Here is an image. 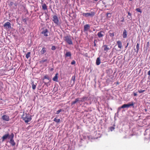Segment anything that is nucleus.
<instances>
[{
	"mask_svg": "<svg viewBox=\"0 0 150 150\" xmlns=\"http://www.w3.org/2000/svg\"><path fill=\"white\" fill-rule=\"evenodd\" d=\"M31 117V116L29 114H27L26 113L25 115L23 114L22 115V118L26 123H28L31 120L32 118Z\"/></svg>",
	"mask_w": 150,
	"mask_h": 150,
	"instance_id": "obj_1",
	"label": "nucleus"
},
{
	"mask_svg": "<svg viewBox=\"0 0 150 150\" xmlns=\"http://www.w3.org/2000/svg\"><path fill=\"white\" fill-rule=\"evenodd\" d=\"M71 38L70 35H67L64 37V40L69 45H72L73 42Z\"/></svg>",
	"mask_w": 150,
	"mask_h": 150,
	"instance_id": "obj_2",
	"label": "nucleus"
},
{
	"mask_svg": "<svg viewBox=\"0 0 150 150\" xmlns=\"http://www.w3.org/2000/svg\"><path fill=\"white\" fill-rule=\"evenodd\" d=\"M134 104L135 103H134L132 101L131 102L128 103L127 104H123L121 106V108H128L130 106H132L133 107H134Z\"/></svg>",
	"mask_w": 150,
	"mask_h": 150,
	"instance_id": "obj_3",
	"label": "nucleus"
},
{
	"mask_svg": "<svg viewBox=\"0 0 150 150\" xmlns=\"http://www.w3.org/2000/svg\"><path fill=\"white\" fill-rule=\"evenodd\" d=\"M13 137H14V134L13 133H11V134H10V143L13 146H14L16 144L14 142V141L13 140Z\"/></svg>",
	"mask_w": 150,
	"mask_h": 150,
	"instance_id": "obj_4",
	"label": "nucleus"
},
{
	"mask_svg": "<svg viewBox=\"0 0 150 150\" xmlns=\"http://www.w3.org/2000/svg\"><path fill=\"white\" fill-rule=\"evenodd\" d=\"M95 15V13L94 11H92L91 12L87 13H83L82 15L83 16L88 17L90 16L91 17L94 16Z\"/></svg>",
	"mask_w": 150,
	"mask_h": 150,
	"instance_id": "obj_5",
	"label": "nucleus"
},
{
	"mask_svg": "<svg viewBox=\"0 0 150 150\" xmlns=\"http://www.w3.org/2000/svg\"><path fill=\"white\" fill-rule=\"evenodd\" d=\"M53 18L52 21L54 23L56 24L57 25H59V19L57 16L54 15L53 17Z\"/></svg>",
	"mask_w": 150,
	"mask_h": 150,
	"instance_id": "obj_6",
	"label": "nucleus"
},
{
	"mask_svg": "<svg viewBox=\"0 0 150 150\" xmlns=\"http://www.w3.org/2000/svg\"><path fill=\"white\" fill-rule=\"evenodd\" d=\"M3 26L6 29H11V24L9 22L5 23L3 25Z\"/></svg>",
	"mask_w": 150,
	"mask_h": 150,
	"instance_id": "obj_7",
	"label": "nucleus"
},
{
	"mask_svg": "<svg viewBox=\"0 0 150 150\" xmlns=\"http://www.w3.org/2000/svg\"><path fill=\"white\" fill-rule=\"evenodd\" d=\"M79 100V103L80 102H83L85 101H86L88 98V97L83 96L82 98H78Z\"/></svg>",
	"mask_w": 150,
	"mask_h": 150,
	"instance_id": "obj_8",
	"label": "nucleus"
},
{
	"mask_svg": "<svg viewBox=\"0 0 150 150\" xmlns=\"http://www.w3.org/2000/svg\"><path fill=\"white\" fill-rule=\"evenodd\" d=\"M10 135L7 134L4 135L2 137V142H4L5 140L7 138L10 139Z\"/></svg>",
	"mask_w": 150,
	"mask_h": 150,
	"instance_id": "obj_9",
	"label": "nucleus"
},
{
	"mask_svg": "<svg viewBox=\"0 0 150 150\" xmlns=\"http://www.w3.org/2000/svg\"><path fill=\"white\" fill-rule=\"evenodd\" d=\"M1 118L4 120L7 121H8L10 120L9 116L6 115H3L2 116Z\"/></svg>",
	"mask_w": 150,
	"mask_h": 150,
	"instance_id": "obj_10",
	"label": "nucleus"
},
{
	"mask_svg": "<svg viewBox=\"0 0 150 150\" xmlns=\"http://www.w3.org/2000/svg\"><path fill=\"white\" fill-rule=\"evenodd\" d=\"M90 28V26L89 24H86L84 26L83 31H87Z\"/></svg>",
	"mask_w": 150,
	"mask_h": 150,
	"instance_id": "obj_11",
	"label": "nucleus"
},
{
	"mask_svg": "<svg viewBox=\"0 0 150 150\" xmlns=\"http://www.w3.org/2000/svg\"><path fill=\"white\" fill-rule=\"evenodd\" d=\"M48 31L47 29H45L43 30L41 32V33L44 35L45 36L47 37L48 36V35L47 34L48 33Z\"/></svg>",
	"mask_w": 150,
	"mask_h": 150,
	"instance_id": "obj_12",
	"label": "nucleus"
},
{
	"mask_svg": "<svg viewBox=\"0 0 150 150\" xmlns=\"http://www.w3.org/2000/svg\"><path fill=\"white\" fill-rule=\"evenodd\" d=\"M58 73H57L55 76L53 78L52 80L55 81V82H58Z\"/></svg>",
	"mask_w": 150,
	"mask_h": 150,
	"instance_id": "obj_13",
	"label": "nucleus"
},
{
	"mask_svg": "<svg viewBox=\"0 0 150 150\" xmlns=\"http://www.w3.org/2000/svg\"><path fill=\"white\" fill-rule=\"evenodd\" d=\"M104 33L102 31H101L97 34L99 38H100L103 37L104 35Z\"/></svg>",
	"mask_w": 150,
	"mask_h": 150,
	"instance_id": "obj_14",
	"label": "nucleus"
},
{
	"mask_svg": "<svg viewBox=\"0 0 150 150\" xmlns=\"http://www.w3.org/2000/svg\"><path fill=\"white\" fill-rule=\"evenodd\" d=\"M47 52V48L45 47H43L40 52L41 54H43Z\"/></svg>",
	"mask_w": 150,
	"mask_h": 150,
	"instance_id": "obj_15",
	"label": "nucleus"
},
{
	"mask_svg": "<svg viewBox=\"0 0 150 150\" xmlns=\"http://www.w3.org/2000/svg\"><path fill=\"white\" fill-rule=\"evenodd\" d=\"M102 47L104 48V51H107L109 50L111 47L110 48L108 47V46L106 45H105L103 46Z\"/></svg>",
	"mask_w": 150,
	"mask_h": 150,
	"instance_id": "obj_16",
	"label": "nucleus"
},
{
	"mask_svg": "<svg viewBox=\"0 0 150 150\" xmlns=\"http://www.w3.org/2000/svg\"><path fill=\"white\" fill-rule=\"evenodd\" d=\"M53 121L57 123H59L61 122L60 119H58L57 116H56V117L54 119Z\"/></svg>",
	"mask_w": 150,
	"mask_h": 150,
	"instance_id": "obj_17",
	"label": "nucleus"
},
{
	"mask_svg": "<svg viewBox=\"0 0 150 150\" xmlns=\"http://www.w3.org/2000/svg\"><path fill=\"white\" fill-rule=\"evenodd\" d=\"M79 99L78 98H77L74 101H72L71 103V106L73 105L76 104L77 103H79Z\"/></svg>",
	"mask_w": 150,
	"mask_h": 150,
	"instance_id": "obj_18",
	"label": "nucleus"
},
{
	"mask_svg": "<svg viewBox=\"0 0 150 150\" xmlns=\"http://www.w3.org/2000/svg\"><path fill=\"white\" fill-rule=\"evenodd\" d=\"M100 63V57H98L96 60V64L97 65H99Z\"/></svg>",
	"mask_w": 150,
	"mask_h": 150,
	"instance_id": "obj_19",
	"label": "nucleus"
},
{
	"mask_svg": "<svg viewBox=\"0 0 150 150\" xmlns=\"http://www.w3.org/2000/svg\"><path fill=\"white\" fill-rule=\"evenodd\" d=\"M65 56L66 57H70L71 56V54L70 52H67Z\"/></svg>",
	"mask_w": 150,
	"mask_h": 150,
	"instance_id": "obj_20",
	"label": "nucleus"
},
{
	"mask_svg": "<svg viewBox=\"0 0 150 150\" xmlns=\"http://www.w3.org/2000/svg\"><path fill=\"white\" fill-rule=\"evenodd\" d=\"M127 31L125 29L124 30V31L123 32V35H122L123 37L124 38H127Z\"/></svg>",
	"mask_w": 150,
	"mask_h": 150,
	"instance_id": "obj_21",
	"label": "nucleus"
},
{
	"mask_svg": "<svg viewBox=\"0 0 150 150\" xmlns=\"http://www.w3.org/2000/svg\"><path fill=\"white\" fill-rule=\"evenodd\" d=\"M117 44L118 46V47L120 48H121L122 47V42L120 41H118L117 42Z\"/></svg>",
	"mask_w": 150,
	"mask_h": 150,
	"instance_id": "obj_22",
	"label": "nucleus"
},
{
	"mask_svg": "<svg viewBox=\"0 0 150 150\" xmlns=\"http://www.w3.org/2000/svg\"><path fill=\"white\" fill-rule=\"evenodd\" d=\"M75 78H76V76L75 75L73 76L72 77L71 79V83H72L71 81H73L72 85H73L75 83Z\"/></svg>",
	"mask_w": 150,
	"mask_h": 150,
	"instance_id": "obj_23",
	"label": "nucleus"
},
{
	"mask_svg": "<svg viewBox=\"0 0 150 150\" xmlns=\"http://www.w3.org/2000/svg\"><path fill=\"white\" fill-rule=\"evenodd\" d=\"M31 84L32 85V88L34 90L35 89L36 87V83H35V84L34 83V81H32Z\"/></svg>",
	"mask_w": 150,
	"mask_h": 150,
	"instance_id": "obj_24",
	"label": "nucleus"
},
{
	"mask_svg": "<svg viewBox=\"0 0 150 150\" xmlns=\"http://www.w3.org/2000/svg\"><path fill=\"white\" fill-rule=\"evenodd\" d=\"M45 79H47L49 80L50 82L51 80L50 78L47 75H45L43 78L42 80H44Z\"/></svg>",
	"mask_w": 150,
	"mask_h": 150,
	"instance_id": "obj_25",
	"label": "nucleus"
},
{
	"mask_svg": "<svg viewBox=\"0 0 150 150\" xmlns=\"http://www.w3.org/2000/svg\"><path fill=\"white\" fill-rule=\"evenodd\" d=\"M108 33L110 36L111 38V39H112V31L111 30H110L108 32Z\"/></svg>",
	"mask_w": 150,
	"mask_h": 150,
	"instance_id": "obj_26",
	"label": "nucleus"
},
{
	"mask_svg": "<svg viewBox=\"0 0 150 150\" xmlns=\"http://www.w3.org/2000/svg\"><path fill=\"white\" fill-rule=\"evenodd\" d=\"M42 9L44 10L47 9V6H46V4H44L42 5Z\"/></svg>",
	"mask_w": 150,
	"mask_h": 150,
	"instance_id": "obj_27",
	"label": "nucleus"
},
{
	"mask_svg": "<svg viewBox=\"0 0 150 150\" xmlns=\"http://www.w3.org/2000/svg\"><path fill=\"white\" fill-rule=\"evenodd\" d=\"M139 43H137L136 46V49L137 50L136 51V52H137V53H138L139 51Z\"/></svg>",
	"mask_w": 150,
	"mask_h": 150,
	"instance_id": "obj_28",
	"label": "nucleus"
},
{
	"mask_svg": "<svg viewBox=\"0 0 150 150\" xmlns=\"http://www.w3.org/2000/svg\"><path fill=\"white\" fill-rule=\"evenodd\" d=\"M96 132V136L95 137V138L97 139L98 138L100 137H101V135L100 134H99L97 133V132Z\"/></svg>",
	"mask_w": 150,
	"mask_h": 150,
	"instance_id": "obj_29",
	"label": "nucleus"
},
{
	"mask_svg": "<svg viewBox=\"0 0 150 150\" xmlns=\"http://www.w3.org/2000/svg\"><path fill=\"white\" fill-rule=\"evenodd\" d=\"M30 52H27L26 55V57L27 59H28L29 57H30Z\"/></svg>",
	"mask_w": 150,
	"mask_h": 150,
	"instance_id": "obj_30",
	"label": "nucleus"
},
{
	"mask_svg": "<svg viewBox=\"0 0 150 150\" xmlns=\"http://www.w3.org/2000/svg\"><path fill=\"white\" fill-rule=\"evenodd\" d=\"M27 19L26 18H23L22 19L23 21L26 24H27Z\"/></svg>",
	"mask_w": 150,
	"mask_h": 150,
	"instance_id": "obj_31",
	"label": "nucleus"
},
{
	"mask_svg": "<svg viewBox=\"0 0 150 150\" xmlns=\"http://www.w3.org/2000/svg\"><path fill=\"white\" fill-rule=\"evenodd\" d=\"M135 10L141 13L142 12V11L139 8H137Z\"/></svg>",
	"mask_w": 150,
	"mask_h": 150,
	"instance_id": "obj_32",
	"label": "nucleus"
},
{
	"mask_svg": "<svg viewBox=\"0 0 150 150\" xmlns=\"http://www.w3.org/2000/svg\"><path fill=\"white\" fill-rule=\"evenodd\" d=\"M112 13H107V16L108 18H110L111 16Z\"/></svg>",
	"mask_w": 150,
	"mask_h": 150,
	"instance_id": "obj_33",
	"label": "nucleus"
},
{
	"mask_svg": "<svg viewBox=\"0 0 150 150\" xmlns=\"http://www.w3.org/2000/svg\"><path fill=\"white\" fill-rule=\"evenodd\" d=\"M62 109H60L59 110H58L57 111L56 114H59L60 112H61L62 111Z\"/></svg>",
	"mask_w": 150,
	"mask_h": 150,
	"instance_id": "obj_34",
	"label": "nucleus"
},
{
	"mask_svg": "<svg viewBox=\"0 0 150 150\" xmlns=\"http://www.w3.org/2000/svg\"><path fill=\"white\" fill-rule=\"evenodd\" d=\"M56 48L55 46H53L51 48V50H56Z\"/></svg>",
	"mask_w": 150,
	"mask_h": 150,
	"instance_id": "obj_35",
	"label": "nucleus"
},
{
	"mask_svg": "<svg viewBox=\"0 0 150 150\" xmlns=\"http://www.w3.org/2000/svg\"><path fill=\"white\" fill-rule=\"evenodd\" d=\"M145 91V90H139L138 91V92L139 93H142L144 92Z\"/></svg>",
	"mask_w": 150,
	"mask_h": 150,
	"instance_id": "obj_36",
	"label": "nucleus"
},
{
	"mask_svg": "<svg viewBox=\"0 0 150 150\" xmlns=\"http://www.w3.org/2000/svg\"><path fill=\"white\" fill-rule=\"evenodd\" d=\"M96 42H97V40H94V46L95 47L96 46Z\"/></svg>",
	"mask_w": 150,
	"mask_h": 150,
	"instance_id": "obj_37",
	"label": "nucleus"
},
{
	"mask_svg": "<svg viewBox=\"0 0 150 150\" xmlns=\"http://www.w3.org/2000/svg\"><path fill=\"white\" fill-rule=\"evenodd\" d=\"M76 63V62L75 60H73L72 61L71 64L72 65H74Z\"/></svg>",
	"mask_w": 150,
	"mask_h": 150,
	"instance_id": "obj_38",
	"label": "nucleus"
},
{
	"mask_svg": "<svg viewBox=\"0 0 150 150\" xmlns=\"http://www.w3.org/2000/svg\"><path fill=\"white\" fill-rule=\"evenodd\" d=\"M47 61V59H44V60L43 59L40 62V63H44V62H46Z\"/></svg>",
	"mask_w": 150,
	"mask_h": 150,
	"instance_id": "obj_39",
	"label": "nucleus"
},
{
	"mask_svg": "<svg viewBox=\"0 0 150 150\" xmlns=\"http://www.w3.org/2000/svg\"><path fill=\"white\" fill-rule=\"evenodd\" d=\"M112 50L111 51V53L110 54L109 56L110 57H112Z\"/></svg>",
	"mask_w": 150,
	"mask_h": 150,
	"instance_id": "obj_40",
	"label": "nucleus"
},
{
	"mask_svg": "<svg viewBox=\"0 0 150 150\" xmlns=\"http://www.w3.org/2000/svg\"><path fill=\"white\" fill-rule=\"evenodd\" d=\"M44 83L45 85H46L47 87L48 86V85L47 84L49 83V82L46 83V82H44Z\"/></svg>",
	"mask_w": 150,
	"mask_h": 150,
	"instance_id": "obj_41",
	"label": "nucleus"
},
{
	"mask_svg": "<svg viewBox=\"0 0 150 150\" xmlns=\"http://www.w3.org/2000/svg\"><path fill=\"white\" fill-rule=\"evenodd\" d=\"M133 94H134V96H137V93H135V92H133Z\"/></svg>",
	"mask_w": 150,
	"mask_h": 150,
	"instance_id": "obj_42",
	"label": "nucleus"
},
{
	"mask_svg": "<svg viewBox=\"0 0 150 150\" xmlns=\"http://www.w3.org/2000/svg\"><path fill=\"white\" fill-rule=\"evenodd\" d=\"M128 16H131V13L130 12H128Z\"/></svg>",
	"mask_w": 150,
	"mask_h": 150,
	"instance_id": "obj_43",
	"label": "nucleus"
},
{
	"mask_svg": "<svg viewBox=\"0 0 150 150\" xmlns=\"http://www.w3.org/2000/svg\"><path fill=\"white\" fill-rule=\"evenodd\" d=\"M148 74L150 76V70L149 71H148Z\"/></svg>",
	"mask_w": 150,
	"mask_h": 150,
	"instance_id": "obj_44",
	"label": "nucleus"
},
{
	"mask_svg": "<svg viewBox=\"0 0 150 150\" xmlns=\"http://www.w3.org/2000/svg\"><path fill=\"white\" fill-rule=\"evenodd\" d=\"M110 130L112 131V126L111 127H110Z\"/></svg>",
	"mask_w": 150,
	"mask_h": 150,
	"instance_id": "obj_45",
	"label": "nucleus"
},
{
	"mask_svg": "<svg viewBox=\"0 0 150 150\" xmlns=\"http://www.w3.org/2000/svg\"><path fill=\"white\" fill-rule=\"evenodd\" d=\"M121 108H121V107L118 108V111L120 110V109H121Z\"/></svg>",
	"mask_w": 150,
	"mask_h": 150,
	"instance_id": "obj_46",
	"label": "nucleus"
},
{
	"mask_svg": "<svg viewBox=\"0 0 150 150\" xmlns=\"http://www.w3.org/2000/svg\"><path fill=\"white\" fill-rule=\"evenodd\" d=\"M54 70V69L53 68H51L50 69V71H52Z\"/></svg>",
	"mask_w": 150,
	"mask_h": 150,
	"instance_id": "obj_47",
	"label": "nucleus"
},
{
	"mask_svg": "<svg viewBox=\"0 0 150 150\" xmlns=\"http://www.w3.org/2000/svg\"><path fill=\"white\" fill-rule=\"evenodd\" d=\"M122 22H123L124 21V19L123 18H122V19L121 21Z\"/></svg>",
	"mask_w": 150,
	"mask_h": 150,
	"instance_id": "obj_48",
	"label": "nucleus"
},
{
	"mask_svg": "<svg viewBox=\"0 0 150 150\" xmlns=\"http://www.w3.org/2000/svg\"><path fill=\"white\" fill-rule=\"evenodd\" d=\"M129 43H127V46H126V47H127L128 46V45H129Z\"/></svg>",
	"mask_w": 150,
	"mask_h": 150,
	"instance_id": "obj_49",
	"label": "nucleus"
},
{
	"mask_svg": "<svg viewBox=\"0 0 150 150\" xmlns=\"http://www.w3.org/2000/svg\"><path fill=\"white\" fill-rule=\"evenodd\" d=\"M13 4V2H11V3H10V4L11 5H12V4Z\"/></svg>",
	"mask_w": 150,
	"mask_h": 150,
	"instance_id": "obj_50",
	"label": "nucleus"
},
{
	"mask_svg": "<svg viewBox=\"0 0 150 150\" xmlns=\"http://www.w3.org/2000/svg\"><path fill=\"white\" fill-rule=\"evenodd\" d=\"M98 0H94V1H98Z\"/></svg>",
	"mask_w": 150,
	"mask_h": 150,
	"instance_id": "obj_51",
	"label": "nucleus"
},
{
	"mask_svg": "<svg viewBox=\"0 0 150 150\" xmlns=\"http://www.w3.org/2000/svg\"><path fill=\"white\" fill-rule=\"evenodd\" d=\"M117 84H118V82H117Z\"/></svg>",
	"mask_w": 150,
	"mask_h": 150,
	"instance_id": "obj_52",
	"label": "nucleus"
},
{
	"mask_svg": "<svg viewBox=\"0 0 150 150\" xmlns=\"http://www.w3.org/2000/svg\"><path fill=\"white\" fill-rule=\"evenodd\" d=\"M129 1H132V0H129Z\"/></svg>",
	"mask_w": 150,
	"mask_h": 150,
	"instance_id": "obj_53",
	"label": "nucleus"
},
{
	"mask_svg": "<svg viewBox=\"0 0 150 150\" xmlns=\"http://www.w3.org/2000/svg\"><path fill=\"white\" fill-rule=\"evenodd\" d=\"M147 44H149V42H147Z\"/></svg>",
	"mask_w": 150,
	"mask_h": 150,
	"instance_id": "obj_54",
	"label": "nucleus"
},
{
	"mask_svg": "<svg viewBox=\"0 0 150 150\" xmlns=\"http://www.w3.org/2000/svg\"><path fill=\"white\" fill-rule=\"evenodd\" d=\"M114 127H113V129H114Z\"/></svg>",
	"mask_w": 150,
	"mask_h": 150,
	"instance_id": "obj_55",
	"label": "nucleus"
}]
</instances>
